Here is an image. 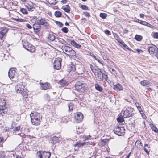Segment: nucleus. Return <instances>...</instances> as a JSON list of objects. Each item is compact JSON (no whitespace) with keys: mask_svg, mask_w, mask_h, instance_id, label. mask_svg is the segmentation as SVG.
I'll return each instance as SVG.
<instances>
[{"mask_svg":"<svg viewBox=\"0 0 158 158\" xmlns=\"http://www.w3.org/2000/svg\"><path fill=\"white\" fill-rule=\"evenodd\" d=\"M142 36L138 35H136L135 37V39L138 41H140L142 39Z\"/></svg>","mask_w":158,"mask_h":158,"instance_id":"72a5a7b5","label":"nucleus"},{"mask_svg":"<svg viewBox=\"0 0 158 158\" xmlns=\"http://www.w3.org/2000/svg\"><path fill=\"white\" fill-rule=\"evenodd\" d=\"M91 136L90 135H89L87 136H85L83 137V139L84 141L86 140H87L89 139L90 138H91Z\"/></svg>","mask_w":158,"mask_h":158,"instance_id":"09e8293b","label":"nucleus"},{"mask_svg":"<svg viewBox=\"0 0 158 158\" xmlns=\"http://www.w3.org/2000/svg\"><path fill=\"white\" fill-rule=\"evenodd\" d=\"M137 52L139 53L140 52H143L142 51V50H140V49H137Z\"/></svg>","mask_w":158,"mask_h":158,"instance_id":"338daca9","label":"nucleus"},{"mask_svg":"<svg viewBox=\"0 0 158 158\" xmlns=\"http://www.w3.org/2000/svg\"><path fill=\"white\" fill-rule=\"evenodd\" d=\"M140 16L141 18H143L144 16V15L143 14H140Z\"/></svg>","mask_w":158,"mask_h":158,"instance_id":"e2e57ef3","label":"nucleus"},{"mask_svg":"<svg viewBox=\"0 0 158 158\" xmlns=\"http://www.w3.org/2000/svg\"><path fill=\"white\" fill-rule=\"evenodd\" d=\"M4 140V139L3 137H0V143L2 142Z\"/></svg>","mask_w":158,"mask_h":158,"instance_id":"69168bd1","label":"nucleus"},{"mask_svg":"<svg viewBox=\"0 0 158 158\" xmlns=\"http://www.w3.org/2000/svg\"><path fill=\"white\" fill-rule=\"evenodd\" d=\"M15 20L16 21H19V22H23L24 21V19H19V18L15 19Z\"/></svg>","mask_w":158,"mask_h":158,"instance_id":"603ef678","label":"nucleus"},{"mask_svg":"<svg viewBox=\"0 0 158 158\" xmlns=\"http://www.w3.org/2000/svg\"><path fill=\"white\" fill-rule=\"evenodd\" d=\"M61 30L64 33H67L68 32V29L66 27L62 28L61 29Z\"/></svg>","mask_w":158,"mask_h":158,"instance_id":"58836bf2","label":"nucleus"},{"mask_svg":"<svg viewBox=\"0 0 158 158\" xmlns=\"http://www.w3.org/2000/svg\"><path fill=\"white\" fill-rule=\"evenodd\" d=\"M55 23L60 27H62L63 25V23L60 22L56 21Z\"/></svg>","mask_w":158,"mask_h":158,"instance_id":"79ce46f5","label":"nucleus"},{"mask_svg":"<svg viewBox=\"0 0 158 158\" xmlns=\"http://www.w3.org/2000/svg\"><path fill=\"white\" fill-rule=\"evenodd\" d=\"M96 60H97L99 63L101 64L102 65H103L104 64L102 62V61L99 59L98 58L96 59Z\"/></svg>","mask_w":158,"mask_h":158,"instance_id":"5fc2aeb1","label":"nucleus"},{"mask_svg":"<svg viewBox=\"0 0 158 158\" xmlns=\"http://www.w3.org/2000/svg\"><path fill=\"white\" fill-rule=\"evenodd\" d=\"M135 105L138 109V110L140 113L143 112V111L139 103L138 102H136L135 103Z\"/></svg>","mask_w":158,"mask_h":158,"instance_id":"c85d7f7f","label":"nucleus"},{"mask_svg":"<svg viewBox=\"0 0 158 158\" xmlns=\"http://www.w3.org/2000/svg\"><path fill=\"white\" fill-rule=\"evenodd\" d=\"M25 85L23 82H21L17 85L15 87V90L17 93L21 94L22 95L25 97H27L28 95L27 90L24 89Z\"/></svg>","mask_w":158,"mask_h":158,"instance_id":"f03ea898","label":"nucleus"},{"mask_svg":"<svg viewBox=\"0 0 158 158\" xmlns=\"http://www.w3.org/2000/svg\"><path fill=\"white\" fill-rule=\"evenodd\" d=\"M77 72L78 73V74H82L84 73L83 68L81 67V68H79L77 69Z\"/></svg>","mask_w":158,"mask_h":158,"instance_id":"c9c22d12","label":"nucleus"},{"mask_svg":"<svg viewBox=\"0 0 158 158\" xmlns=\"http://www.w3.org/2000/svg\"><path fill=\"white\" fill-rule=\"evenodd\" d=\"M32 123L35 125H38L41 122V116L40 113L37 112L31 113L30 115Z\"/></svg>","mask_w":158,"mask_h":158,"instance_id":"f257e3e1","label":"nucleus"},{"mask_svg":"<svg viewBox=\"0 0 158 158\" xmlns=\"http://www.w3.org/2000/svg\"><path fill=\"white\" fill-rule=\"evenodd\" d=\"M89 66L90 68L92 71L94 73V72H95V70H96L95 69H94L93 66L92 65H91V64H89Z\"/></svg>","mask_w":158,"mask_h":158,"instance_id":"de8ad7c7","label":"nucleus"},{"mask_svg":"<svg viewBox=\"0 0 158 158\" xmlns=\"http://www.w3.org/2000/svg\"><path fill=\"white\" fill-rule=\"evenodd\" d=\"M71 44L77 48H79L81 46L80 45L76 43L74 40H72L71 41Z\"/></svg>","mask_w":158,"mask_h":158,"instance_id":"bb28decb","label":"nucleus"},{"mask_svg":"<svg viewBox=\"0 0 158 158\" xmlns=\"http://www.w3.org/2000/svg\"><path fill=\"white\" fill-rule=\"evenodd\" d=\"M107 141V140H106V139L102 140V145L103 146L105 145Z\"/></svg>","mask_w":158,"mask_h":158,"instance_id":"3c124183","label":"nucleus"},{"mask_svg":"<svg viewBox=\"0 0 158 158\" xmlns=\"http://www.w3.org/2000/svg\"><path fill=\"white\" fill-rule=\"evenodd\" d=\"M104 32L106 34L109 35H110V32L109 31L106 30Z\"/></svg>","mask_w":158,"mask_h":158,"instance_id":"6e6d98bb","label":"nucleus"},{"mask_svg":"<svg viewBox=\"0 0 158 158\" xmlns=\"http://www.w3.org/2000/svg\"><path fill=\"white\" fill-rule=\"evenodd\" d=\"M151 128L152 130L153 131L155 132L156 133L158 132V130L157 128H156V126H155L154 125L152 124L151 125Z\"/></svg>","mask_w":158,"mask_h":158,"instance_id":"7c9ffc66","label":"nucleus"},{"mask_svg":"<svg viewBox=\"0 0 158 158\" xmlns=\"http://www.w3.org/2000/svg\"><path fill=\"white\" fill-rule=\"evenodd\" d=\"M114 132L118 135L122 136L124 135L125 131L124 127H120L119 126L116 127L114 129Z\"/></svg>","mask_w":158,"mask_h":158,"instance_id":"6e6552de","label":"nucleus"},{"mask_svg":"<svg viewBox=\"0 0 158 158\" xmlns=\"http://www.w3.org/2000/svg\"><path fill=\"white\" fill-rule=\"evenodd\" d=\"M81 8L84 10H86L88 9V7L86 5H81Z\"/></svg>","mask_w":158,"mask_h":158,"instance_id":"c03bdc74","label":"nucleus"},{"mask_svg":"<svg viewBox=\"0 0 158 158\" xmlns=\"http://www.w3.org/2000/svg\"><path fill=\"white\" fill-rule=\"evenodd\" d=\"M141 23H141L142 24H143L144 25L147 26V24L148 25V23L146 21H143L142 22H141Z\"/></svg>","mask_w":158,"mask_h":158,"instance_id":"864d4df0","label":"nucleus"},{"mask_svg":"<svg viewBox=\"0 0 158 158\" xmlns=\"http://www.w3.org/2000/svg\"><path fill=\"white\" fill-rule=\"evenodd\" d=\"M155 56H156L157 58L158 59V51H156V52L155 54Z\"/></svg>","mask_w":158,"mask_h":158,"instance_id":"774afa93","label":"nucleus"},{"mask_svg":"<svg viewBox=\"0 0 158 158\" xmlns=\"http://www.w3.org/2000/svg\"><path fill=\"white\" fill-rule=\"evenodd\" d=\"M95 77L96 79L99 81H102L103 80V74L101 71L99 69L97 70H95L94 73Z\"/></svg>","mask_w":158,"mask_h":158,"instance_id":"1a4fd4ad","label":"nucleus"},{"mask_svg":"<svg viewBox=\"0 0 158 158\" xmlns=\"http://www.w3.org/2000/svg\"><path fill=\"white\" fill-rule=\"evenodd\" d=\"M144 150L147 154H149V152L147 149L145 147L144 148Z\"/></svg>","mask_w":158,"mask_h":158,"instance_id":"052dcab7","label":"nucleus"},{"mask_svg":"<svg viewBox=\"0 0 158 158\" xmlns=\"http://www.w3.org/2000/svg\"><path fill=\"white\" fill-rule=\"evenodd\" d=\"M51 155V153L50 152L43 151L42 158H49Z\"/></svg>","mask_w":158,"mask_h":158,"instance_id":"aec40b11","label":"nucleus"},{"mask_svg":"<svg viewBox=\"0 0 158 158\" xmlns=\"http://www.w3.org/2000/svg\"><path fill=\"white\" fill-rule=\"evenodd\" d=\"M65 119V117H63L62 119V121H63V122H67L66 120V121H65L64 120Z\"/></svg>","mask_w":158,"mask_h":158,"instance_id":"0e129e2a","label":"nucleus"},{"mask_svg":"<svg viewBox=\"0 0 158 158\" xmlns=\"http://www.w3.org/2000/svg\"><path fill=\"white\" fill-rule=\"evenodd\" d=\"M8 74L9 77L11 79L17 77L16 69L14 68H10L9 70Z\"/></svg>","mask_w":158,"mask_h":158,"instance_id":"9b49d317","label":"nucleus"},{"mask_svg":"<svg viewBox=\"0 0 158 158\" xmlns=\"http://www.w3.org/2000/svg\"><path fill=\"white\" fill-rule=\"evenodd\" d=\"M21 12L23 14H27V11L26 9L22 8L20 9Z\"/></svg>","mask_w":158,"mask_h":158,"instance_id":"ea45409f","label":"nucleus"},{"mask_svg":"<svg viewBox=\"0 0 158 158\" xmlns=\"http://www.w3.org/2000/svg\"><path fill=\"white\" fill-rule=\"evenodd\" d=\"M68 106L69 108L68 111L70 112L73 110V105L72 103H69L68 104Z\"/></svg>","mask_w":158,"mask_h":158,"instance_id":"cd10ccee","label":"nucleus"},{"mask_svg":"<svg viewBox=\"0 0 158 158\" xmlns=\"http://www.w3.org/2000/svg\"><path fill=\"white\" fill-rule=\"evenodd\" d=\"M23 46L25 49L31 52H33L35 51L34 47L26 41L23 42Z\"/></svg>","mask_w":158,"mask_h":158,"instance_id":"0eeeda50","label":"nucleus"},{"mask_svg":"<svg viewBox=\"0 0 158 158\" xmlns=\"http://www.w3.org/2000/svg\"><path fill=\"white\" fill-rule=\"evenodd\" d=\"M117 120L118 122H122L124 121V119L123 117H119L117 118Z\"/></svg>","mask_w":158,"mask_h":158,"instance_id":"37998d69","label":"nucleus"},{"mask_svg":"<svg viewBox=\"0 0 158 158\" xmlns=\"http://www.w3.org/2000/svg\"><path fill=\"white\" fill-rule=\"evenodd\" d=\"M133 110V108L129 107L126 108L124 113V116L125 118H127L133 116L134 114L132 113Z\"/></svg>","mask_w":158,"mask_h":158,"instance_id":"f8f14e48","label":"nucleus"},{"mask_svg":"<svg viewBox=\"0 0 158 158\" xmlns=\"http://www.w3.org/2000/svg\"><path fill=\"white\" fill-rule=\"evenodd\" d=\"M118 42L121 44V46L125 49H128L129 50H131V49L129 48L128 46H127L124 42L122 40H119L118 41Z\"/></svg>","mask_w":158,"mask_h":158,"instance_id":"412c9836","label":"nucleus"},{"mask_svg":"<svg viewBox=\"0 0 158 158\" xmlns=\"http://www.w3.org/2000/svg\"><path fill=\"white\" fill-rule=\"evenodd\" d=\"M62 59L60 58H56L54 62V68L56 70H59L61 67Z\"/></svg>","mask_w":158,"mask_h":158,"instance_id":"9d476101","label":"nucleus"},{"mask_svg":"<svg viewBox=\"0 0 158 158\" xmlns=\"http://www.w3.org/2000/svg\"><path fill=\"white\" fill-rule=\"evenodd\" d=\"M48 2L50 4H55L56 3V0H48Z\"/></svg>","mask_w":158,"mask_h":158,"instance_id":"4c0bfd02","label":"nucleus"},{"mask_svg":"<svg viewBox=\"0 0 158 158\" xmlns=\"http://www.w3.org/2000/svg\"><path fill=\"white\" fill-rule=\"evenodd\" d=\"M33 27L35 32L37 33L41 30V26L38 23H37L33 24Z\"/></svg>","mask_w":158,"mask_h":158,"instance_id":"f3484780","label":"nucleus"},{"mask_svg":"<svg viewBox=\"0 0 158 158\" xmlns=\"http://www.w3.org/2000/svg\"><path fill=\"white\" fill-rule=\"evenodd\" d=\"M62 8L66 12L69 13L70 11V7L68 5L63 6Z\"/></svg>","mask_w":158,"mask_h":158,"instance_id":"393cba45","label":"nucleus"},{"mask_svg":"<svg viewBox=\"0 0 158 158\" xmlns=\"http://www.w3.org/2000/svg\"><path fill=\"white\" fill-rule=\"evenodd\" d=\"M36 22L40 26V25H44L45 26L47 27L48 25V24L46 21L43 19L41 18L37 20Z\"/></svg>","mask_w":158,"mask_h":158,"instance_id":"dca6fc26","label":"nucleus"},{"mask_svg":"<svg viewBox=\"0 0 158 158\" xmlns=\"http://www.w3.org/2000/svg\"><path fill=\"white\" fill-rule=\"evenodd\" d=\"M152 36L155 38L158 39V33L155 32L154 33Z\"/></svg>","mask_w":158,"mask_h":158,"instance_id":"a18cd8bd","label":"nucleus"},{"mask_svg":"<svg viewBox=\"0 0 158 158\" xmlns=\"http://www.w3.org/2000/svg\"><path fill=\"white\" fill-rule=\"evenodd\" d=\"M74 121L76 123L81 122L83 118V115L81 113H76L74 116Z\"/></svg>","mask_w":158,"mask_h":158,"instance_id":"ddd939ff","label":"nucleus"},{"mask_svg":"<svg viewBox=\"0 0 158 158\" xmlns=\"http://www.w3.org/2000/svg\"><path fill=\"white\" fill-rule=\"evenodd\" d=\"M86 84L82 82L78 81L76 83L75 85V89L81 92H84L86 90Z\"/></svg>","mask_w":158,"mask_h":158,"instance_id":"423d86ee","label":"nucleus"},{"mask_svg":"<svg viewBox=\"0 0 158 158\" xmlns=\"http://www.w3.org/2000/svg\"><path fill=\"white\" fill-rule=\"evenodd\" d=\"M63 52L69 56H74L76 55V53L72 48L68 46H64L62 47Z\"/></svg>","mask_w":158,"mask_h":158,"instance_id":"20e7f679","label":"nucleus"},{"mask_svg":"<svg viewBox=\"0 0 158 158\" xmlns=\"http://www.w3.org/2000/svg\"><path fill=\"white\" fill-rule=\"evenodd\" d=\"M26 7L28 9V10L29 11L31 10L33 8L32 6H31L30 5H27L26 6Z\"/></svg>","mask_w":158,"mask_h":158,"instance_id":"49530a36","label":"nucleus"},{"mask_svg":"<svg viewBox=\"0 0 158 158\" xmlns=\"http://www.w3.org/2000/svg\"><path fill=\"white\" fill-rule=\"evenodd\" d=\"M26 26L29 29H30L32 28L31 26L29 24H26Z\"/></svg>","mask_w":158,"mask_h":158,"instance_id":"13d9d810","label":"nucleus"},{"mask_svg":"<svg viewBox=\"0 0 158 158\" xmlns=\"http://www.w3.org/2000/svg\"><path fill=\"white\" fill-rule=\"evenodd\" d=\"M6 102L3 98L0 99V115H4L6 112Z\"/></svg>","mask_w":158,"mask_h":158,"instance_id":"39448f33","label":"nucleus"},{"mask_svg":"<svg viewBox=\"0 0 158 158\" xmlns=\"http://www.w3.org/2000/svg\"><path fill=\"white\" fill-rule=\"evenodd\" d=\"M67 1V0H62L61 1V2L63 4H65L66 3Z\"/></svg>","mask_w":158,"mask_h":158,"instance_id":"680f3d73","label":"nucleus"},{"mask_svg":"<svg viewBox=\"0 0 158 158\" xmlns=\"http://www.w3.org/2000/svg\"><path fill=\"white\" fill-rule=\"evenodd\" d=\"M86 143L83 142L81 143L80 142H78L76 143L74 145V147H82L84 145H85Z\"/></svg>","mask_w":158,"mask_h":158,"instance_id":"b1692460","label":"nucleus"},{"mask_svg":"<svg viewBox=\"0 0 158 158\" xmlns=\"http://www.w3.org/2000/svg\"><path fill=\"white\" fill-rule=\"evenodd\" d=\"M63 52L69 56H74L76 55V53L72 48L68 46H64L62 47Z\"/></svg>","mask_w":158,"mask_h":158,"instance_id":"7ed1b4c3","label":"nucleus"},{"mask_svg":"<svg viewBox=\"0 0 158 158\" xmlns=\"http://www.w3.org/2000/svg\"><path fill=\"white\" fill-rule=\"evenodd\" d=\"M100 16L103 19H105L107 16V14L105 13H101L100 15Z\"/></svg>","mask_w":158,"mask_h":158,"instance_id":"e433bc0d","label":"nucleus"},{"mask_svg":"<svg viewBox=\"0 0 158 158\" xmlns=\"http://www.w3.org/2000/svg\"><path fill=\"white\" fill-rule=\"evenodd\" d=\"M52 141L53 143H55L59 141V138L56 137H53L52 139Z\"/></svg>","mask_w":158,"mask_h":158,"instance_id":"473e14b6","label":"nucleus"},{"mask_svg":"<svg viewBox=\"0 0 158 158\" xmlns=\"http://www.w3.org/2000/svg\"><path fill=\"white\" fill-rule=\"evenodd\" d=\"M148 49L151 54H152L158 51V48L155 46H148Z\"/></svg>","mask_w":158,"mask_h":158,"instance_id":"2eb2a0df","label":"nucleus"},{"mask_svg":"<svg viewBox=\"0 0 158 158\" xmlns=\"http://www.w3.org/2000/svg\"><path fill=\"white\" fill-rule=\"evenodd\" d=\"M95 88L97 90L99 91H102V88L98 84H96L95 85Z\"/></svg>","mask_w":158,"mask_h":158,"instance_id":"2f4dec72","label":"nucleus"},{"mask_svg":"<svg viewBox=\"0 0 158 158\" xmlns=\"http://www.w3.org/2000/svg\"><path fill=\"white\" fill-rule=\"evenodd\" d=\"M135 144L137 146H142V143L139 140L136 141L135 143Z\"/></svg>","mask_w":158,"mask_h":158,"instance_id":"a19ab883","label":"nucleus"},{"mask_svg":"<svg viewBox=\"0 0 158 158\" xmlns=\"http://www.w3.org/2000/svg\"><path fill=\"white\" fill-rule=\"evenodd\" d=\"M62 15L61 13L58 11H56L55 13V16L57 17H59L61 16Z\"/></svg>","mask_w":158,"mask_h":158,"instance_id":"f704fd0d","label":"nucleus"},{"mask_svg":"<svg viewBox=\"0 0 158 158\" xmlns=\"http://www.w3.org/2000/svg\"><path fill=\"white\" fill-rule=\"evenodd\" d=\"M114 89L117 91L121 90L123 89L122 85L119 84H117L115 85H114Z\"/></svg>","mask_w":158,"mask_h":158,"instance_id":"5701e85b","label":"nucleus"},{"mask_svg":"<svg viewBox=\"0 0 158 158\" xmlns=\"http://www.w3.org/2000/svg\"><path fill=\"white\" fill-rule=\"evenodd\" d=\"M140 113L141 114V116L143 117V118L145 119L147 117L145 115L143 111V112Z\"/></svg>","mask_w":158,"mask_h":158,"instance_id":"8fccbe9b","label":"nucleus"},{"mask_svg":"<svg viewBox=\"0 0 158 158\" xmlns=\"http://www.w3.org/2000/svg\"><path fill=\"white\" fill-rule=\"evenodd\" d=\"M8 31V29L5 27L0 28V39H2L6 35Z\"/></svg>","mask_w":158,"mask_h":158,"instance_id":"4468645a","label":"nucleus"},{"mask_svg":"<svg viewBox=\"0 0 158 158\" xmlns=\"http://www.w3.org/2000/svg\"><path fill=\"white\" fill-rule=\"evenodd\" d=\"M123 31L124 34H127L128 32V31L127 29H125Z\"/></svg>","mask_w":158,"mask_h":158,"instance_id":"bf43d9fd","label":"nucleus"},{"mask_svg":"<svg viewBox=\"0 0 158 158\" xmlns=\"http://www.w3.org/2000/svg\"><path fill=\"white\" fill-rule=\"evenodd\" d=\"M43 151H39L36 153L37 158H42Z\"/></svg>","mask_w":158,"mask_h":158,"instance_id":"c756f323","label":"nucleus"},{"mask_svg":"<svg viewBox=\"0 0 158 158\" xmlns=\"http://www.w3.org/2000/svg\"><path fill=\"white\" fill-rule=\"evenodd\" d=\"M20 126H19L16 127L14 130V133H15L16 135H19L21 134V131H20Z\"/></svg>","mask_w":158,"mask_h":158,"instance_id":"4be33fe9","label":"nucleus"},{"mask_svg":"<svg viewBox=\"0 0 158 158\" xmlns=\"http://www.w3.org/2000/svg\"><path fill=\"white\" fill-rule=\"evenodd\" d=\"M84 14H85V15L86 16L88 17H89L90 16V15L89 13L85 12V13H84Z\"/></svg>","mask_w":158,"mask_h":158,"instance_id":"4d7b16f0","label":"nucleus"},{"mask_svg":"<svg viewBox=\"0 0 158 158\" xmlns=\"http://www.w3.org/2000/svg\"><path fill=\"white\" fill-rule=\"evenodd\" d=\"M41 89L43 90H46L50 88V85L49 83H40Z\"/></svg>","mask_w":158,"mask_h":158,"instance_id":"a211bd4d","label":"nucleus"},{"mask_svg":"<svg viewBox=\"0 0 158 158\" xmlns=\"http://www.w3.org/2000/svg\"><path fill=\"white\" fill-rule=\"evenodd\" d=\"M48 39L49 41H53L55 39L54 35L53 34H49L48 36Z\"/></svg>","mask_w":158,"mask_h":158,"instance_id":"a878e982","label":"nucleus"},{"mask_svg":"<svg viewBox=\"0 0 158 158\" xmlns=\"http://www.w3.org/2000/svg\"><path fill=\"white\" fill-rule=\"evenodd\" d=\"M141 85L143 86L148 87L151 85V83L147 80L142 81L140 82Z\"/></svg>","mask_w":158,"mask_h":158,"instance_id":"6ab92c4d","label":"nucleus"}]
</instances>
